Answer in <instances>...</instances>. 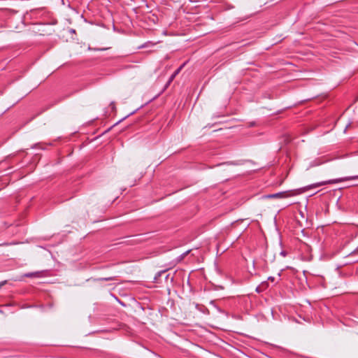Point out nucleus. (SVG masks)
Segmentation results:
<instances>
[{
  "label": "nucleus",
  "mask_w": 358,
  "mask_h": 358,
  "mask_svg": "<svg viewBox=\"0 0 358 358\" xmlns=\"http://www.w3.org/2000/svg\"><path fill=\"white\" fill-rule=\"evenodd\" d=\"M356 179H358V175L352 176H348V177H344V178H337V179H333V180H327V181H322V182H317V183L310 185V186H308V189L318 187L325 185L327 184H336V183H338V182H344V181L352 180H356Z\"/></svg>",
  "instance_id": "f257e3e1"
},
{
  "label": "nucleus",
  "mask_w": 358,
  "mask_h": 358,
  "mask_svg": "<svg viewBox=\"0 0 358 358\" xmlns=\"http://www.w3.org/2000/svg\"><path fill=\"white\" fill-rule=\"evenodd\" d=\"M295 194L292 191L280 192L275 194L265 195L264 197L266 199H284L289 196H294Z\"/></svg>",
  "instance_id": "f03ea898"
},
{
  "label": "nucleus",
  "mask_w": 358,
  "mask_h": 358,
  "mask_svg": "<svg viewBox=\"0 0 358 358\" xmlns=\"http://www.w3.org/2000/svg\"><path fill=\"white\" fill-rule=\"evenodd\" d=\"M184 66V64L181 65L180 67H178L173 73V74L170 76L169 79V83H172L173 80L175 79V78L176 77V76L180 72L181 69L183 68Z\"/></svg>",
  "instance_id": "7ed1b4c3"
},
{
  "label": "nucleus",
  "mask_w": 358,
  "mask_h": 358,
  "mask_svg": "<svg viewBox=\"0 0 358 358\" xmlns=\"http://www.w3.org/2000/svg\"><path fill=\"white\" fill-rule=\"evenodd\" d=\"M24 277L27 278H39L41 276V272L36 271V272H31V273H27L24 275Z\"/></svg>",
  "instance_id": "20e7f679"
},
{
  "label": "nucleus",
  "mask_w": 358,
  "mask_h": 358,
  "mask_svg": "<svg viewBox=\"0 0 358 358\" xmlns=\"http://www.w3.org/2000/svg\"><path fill=\"white\" fill-rule=\"evenodd\" d=\"M115 278H116L115 276H110V277H106V278H99L96 279V281H111V280H115Z\"/></svg>",
  "instance_id": "39448f33"
},
{
  "label": "nucleus",
  "mask_w": 358,
  "mask_h": 358,
  "mask_svg": "<svg viewBox=\"0 0 358 358\" xmlns=\"http://www.w3.org/2000/svg\"><path fill=\"white\" fill-rule=\"evenodd\" d=\"M148 44H152L153 45L151 42H148V43H145L144 44H143L142 45H141L138 48H146L148 46Z\"/></svg>",
  "instance_id": "423d86ee"
},
{
  "label": "nucleus",
  "mask_w": 358,
  "mask_h": 358,
  "mask_svg": "<svg viewBox=\"0 0 358 358\" xmlns=\"http://www.w3.org/2000/svg\"><path fill=\"white\" fill-rule=\"evenodd\" d=\"M280 255L282 257H285L287 255V252L285 251L282 250V251L280 252Z\"/></svg>",
  "instance_id": "0eeeda50"
},
{
  "label": "nucleus",
  "mask_w": 358,
  "mask_h": 358,
  "mask_svg": "<svg viewBox=\"0 0 358 358\" xmlns=\"http://www.w3.org/2000/svg\"><path fill=\"white\" fill-rule=\"evenodd\" d=\"M6 283V280H4V281H1V282H0V288H1L3 285H4Z\"/></svg>",
  "instance_id": "6e6552de"
},
{
  "label": "nucleus",
  "mask_w": 358,
  "mask_h": 358,
  "mask_svg": "<svg viewBox=\"0 0 358 358\" xmlns=\"http://www.w3.org/2000/svg\"><path fill=\"white\" fill-rule=\"evenodd\" d=\"M268 280H271V282H273V281H274V280H275V278H274V277H271V276H270V277H268Z\"/></svg>",
  "instance_id": "1a4fd4ad"
},
{
  "label": "nucleus",
  "mask_w": 358,
  "mask_h": 358,
  "mask_svg": "<svg viewBox=\"0 0 358 358\" xmlns=\"http://www.w3.org/2000/svg\"><path fill=\"white\" fill-rule=\"evenodd\" d=\"M134 112H131L129 115H127L126 117H124V118H122V120L126 119V118H127V117H129L130 115H132V114H134Z\"/></svg>",
  "instance_id": "9d476101"
},
{
  "label": "nucleus",
  "mask_w": 358,
  "mask_h": 358,
  "mask_svg": "<svg viewBox=\"0 0 358 358\" xmlns=\"http://www.w3.org/2000/svg\"><path fill=\"white\" fill-rule=\"evenodd\" d=\"M171 83H169V81L166 83L165 87H167Z\"/></svg>",
  "instance_id": "9b49d317"
},
{
  "label": "nucleus",
  "mask_w": 358,
  "mask_h": 358,
  "mask_svg": "<svg viewBox=\"0 0 358 358\" xmlns=\"http://www.w3.org/2000/svg\"><path fill=\"white\" fill-rule=\"evenodd\" d=\"M256 290H257V292H260V291H259V287H257Z\"/></svg>",
  "instance_id": "f8f14e48"
}]
</instances>
